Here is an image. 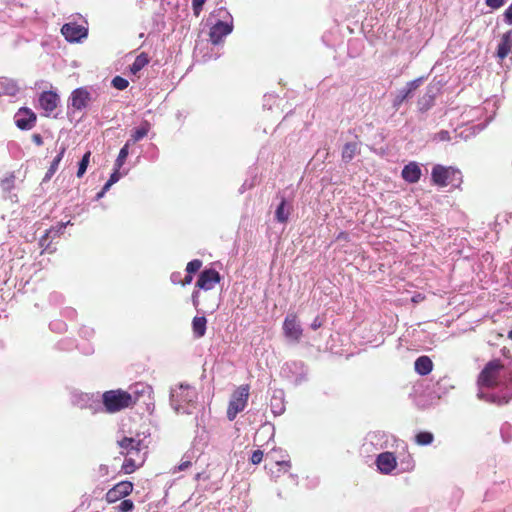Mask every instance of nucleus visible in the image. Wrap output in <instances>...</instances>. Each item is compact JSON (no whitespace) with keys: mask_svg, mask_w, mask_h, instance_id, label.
<instances>
[{"mask_svg":"<svg viewBox=\"0 0 512 512\" xmlns=\"http://www.w3.org/2000/svg\"><path fill=\"white\" fill-rule=\"evenodd\" d=\"M290 211L286 208V200L285 198H282L280 204L278 205L276 212H275V218L280 223H286L289 219Z\"/></svg>","mask_w":512,"mask_h":512,"instance_id":"29","label":"nucleus"},{"mask_svg":"<svg viewBox=\"0 0 512 512\" xmlns=\"http://www.w3.org/2000/svg\"><path fill=\"white\" fill-rule=\"evenodd\" d=\"M128 395L131 396V408H133L142 398H151L152 388L148 385L137 383L129 387Z\"/></svg>","mask_w":512,"mask_h":512,"instance_id":"15","label":"nucleus"},{"mask_svg":"<svg viewBox=\"0 0 512 512\" xmlns=\"http://www.w3.org/2000/svg\"><path fill=\"white\" fill-rule=\"evenodd\" d=\"M438 137L442 141H447L450 139L449 132L448 131H440L438 133Z\"/></svg>","mask_w":512,"mask_h":512,"instance_id":"50","label":"nucleus"},{"mask_svg":"<svg viewBox=\"0 0 512 512\" xmlns=\"http://www.w3.org/2000/svg\"><path fill=\"white\" fill-rule=\"evenodd\" d=\"M504 370V365L500 359L490 360L479 373L477 384L480 387L493 389L500 384V375Z\"/></svg>","mask_w":512,"mask_h":512,"instance_id":"2","label":"nucleus"},{"mask_svg":"<svg viewBox=\"0 0 512 512\" xmlns=\"http://www.w3.org/2000/svg\"><path fill=\"white\" fill-rule=\"evenodd\" d=\"M268 458H270L273 462L276 470L273 467L270 468L271 474L274 477H280L281 473H288L291 468V462L288 459V455L282 449H273L270 453L267 454Z\"/></svg>","mask_w":512,"mask_h":512,"instance_id":"7","label":"nucleus"},{"mask_svg":"<svg viewBox=\"0 0 512 512\" xmlns=\"http://www.w3.org/2000/svg\"><path fill=\"white\" fill-rule=\"evenodd\" d=\"M192 303L195 308L199 306V289L194 290L192 293Z\"/></svg>","mask_w":512,"mask_h":512,"instance_id":"46","label":"nucleus"},{"mask_svg":"<svg viewBox=\"0 0 512 512\" xmlns=\"http://www.w3.org/2000/svg\"><path fill=\"white\" fill-rule=\"evenodd\" d=\"M134 485L131 481L124 480L116 483L105 494V501L108 504L116 503L124 499L133 492Z\"/></svg>","mask_w":512,"mask_h":512,"instance_id":"8","label":"nucleus"},{"mask_svg":"<svg viewBox=\"0 0 512 512\" xmlns=\"http://www.w3.org/2000/svg\"><path fill=\"white\" fill-rule=\"evenodd\" d=\"M337 241H349V234L345 231L340 232L337 237Z\"/></svg>","mask_w":512,"mask_h":512,"instance_id":"49","label":"nucleus"},{"mask_svg":"<svg viewBox=\"0 0 512 512\" xmlns=\"http://www.w3.org/2000/svg\"><path fill=\"white\" fill-rule=\"evenodd\" d=\"M65 151H66V147L61 146L58 155L53 159L50 167L48 168V170L45 174V177L43 179L44 181L50 180L52 178V176L56 173V171L58 170L59 164L65 154Z\"/></svg>","mask_w":512,"mask_h":512,"instance_id":"24","label":"nucleus"},{"mask_svg":"<svg viewBox=\"0 0 512 512\" xmlns=\"http://www.w3.org/2000/svg\"><path fill=\"white\" fill-rule=\"evenodd\" d=\"M191 465H192L191 461H188V460L187 461H182L178 465L177 470L178 471H184V470L188 469L189 467H191Z\"/></svg>","mask_w":512,"mask_h":512,"instance_id":"47","label":"nucleus"},{"mask_svg":"<svg viewBox=\"0 0 512 512\" xmlns=\"http://www.w3.org/2000/svg\"><path fill=\"white\" fill-rule=\"evenodd\" d=\"M508 338H509L510 340H512V330H511V331H509V333H508Z\"/></svg>","mask_w":512,"mask_h":512,"instance_id":"52","label":"nucleus"},{"mask_svg":"<svg viewBox=\"0 0 512 512\" xmlns=\"http://www.w3.org/2000/svg\"><path fill=\"white\" fill-rule=\"evenodd\" d=\"M129 142H127L119 151L118 157L115 161V167L121 168L129 154Z\"/></svg>","mask_w":512,"mask_h":512,"instance_id":"34","label":"nucleus"},{"mask_svg":"<svg viewBox=\"0 0 512 512\" xmlns=\"http://www.w3.org/2000/svg\"><path fill=\"white\" fill-rule=\"evenodd\" d=\"M434 440V435L428 431H420L415 435V443L419 446L430 445Z\"/></svg>","mask_w":512,"mask_h":512,"instance_id":"30","label":"nucleus"},{"mask_svg":"<svg viewBox=\"0 0 512 512\" xmlns=\"http://www.w3.org/2000/svg\"><path fill=\"white\" fill-rule=\"evenodd\" d=\"M202 261L200 259H194L187 263L186 272L189 274H194L200 270L202 267Z\"/></svg>","mask_w":512,"mask_h":512,"instance_id":"37","label":"nucleus"},{"mask_svg":"<svg viewBox=\"0 0 512 512\" xmlns=\"http://www.w3.org/2000/svg\"><path fill=\"white\" fill-rule=\"evenodd\" d=\"M263 456H264L263 451L260 449H257L255 451H253L250 461L254 465L260 464L263 460Z\"/></svg>","mask_w":512,"mask_h":512,"instance_id":"41","label":"nucleus"},{"mask_svg":"<svg viewBox=\"0 0 512 512\" xmlns=\"http://www.w3.org/2000/svg\"><path fill=\"white\" fill-rule=\"evenodd\" d=\"M172 402L176 404L175 409L178 411L184 408V405L193 404L197 399L196 389L190 385L180 384L177 390L171 395Z\"/></svg>","mask_w":512,"mask_h":512,"instance_id":"6","label":"nucleus"},{"mask_svg":"<svg viewBox=\"0 0 512 512\" xmlns=\"http://www.w3.org/2000/svg\"><path fill=\"white\" fill-rule=\"evenodd\" d=\"M233 30V24L223 21H218L214 24L209 32L210 41L217 45L222 42L223 38L230 34Z\"/></svg>","mask_w":512,"mask_h":512,"instance_id":"12","label":"nucleus"},{"mask_svg":"<svg viewBox=\"0 0 512 512\" xmlns=\"http://www.w3.org/2000/svg\"><path fill=\"white\" fill-rule=\"evenodd\" d=\"M376 465L383 474H390L397 466V460L392 452L380 453L376 458Z\"/></svg>","mask_w":512,"mask_h":512,"instance_id":"14","label":"nucleus"},{"mask_svg":"<svg viewBox=\"0 0 512 512\" xmlns=\"http://www.w3.org/2000/svg\"><path fill=\"white\" fill-rule=\"evenodd\" d=\"M206 0H192V9L195 16H199Z\"/></svg>","mask_w":512,"mask_h":512,"instance_id":"42","label":"nucleus"},{"mask_svg":"<svg viewBox=\"0 0 512 512\" xmlns=\"http://www.w3.org/2000/svg\"><path fill=\"white\" fill-rule=\"evenodd\" d=\"M150 129H151V124L147 120H144L141 123V125L138 128H136L133 131V133L131 134L132 142L136 143V142L140 141L141 139H143L145 136H147Z\"/></svg>","mask_w":512,"mask_h":512,"instance_id":"26","label":"nucleus"},{"mask_svg":"<svg viewBox=\"0 0 512 512\" xmlns=\"http://www.w3.org/2000/svg\"><path fill=\"white\" fill-rule=\"evenodd\" d=\"M61 33L69 42H78L88 34L87 29L77 23H66L61 28Z\"/></svg>","mask_w":512,"mask_h":512,"instance_id":"11","label":"nucleus"},{"mask_svg":"<svg viewBox=\"0 0 512 512\" xmlns=\"http://www.w3.org/2000/svg\"><path fill=\"white\" fill-rule=\"evenodd\" d=\"M358 152V144L356 142H348L342 150V159L345 162L351 161Z\"/></svg>","mask_w":512,"mask_h":512,"instance_id":"28","label":"nucleus"},{"mask_svg":"<svg viewBox=\"0 0 512 512\" xmlns=\"http://www.w3.org/2000/svg\"><path fill=\"white\" fill-rule=\"evenodd\" d=\"M112 85L114 88H116L118 90H124L128 87L129 82H128V80H126L125 78H123L121 76H116L112 80Z\"/></svg>","mask_w":512,"mask_h":512,"instance_id":"39","label":"nucleus"},{"mask_svg":"<svg viewBox=\"0 0 512 512\" xmlns=\"http://www.w3.org/2000/svg\"><path fill=\"white\" fill-rule=\"evenodd\" d=\"M70 222L68 221L67 223H59L57 226L55 227H51L50 229L46 230L45 234L40 238L39 240V244L40 246H48L49 243H48V240L49 238H54L56 236H59L60 234L63 233V230L65 229L66 225L69 224Z\"/></svg>","mask_w":512,"mask_h":512,"instance_id":"22","label":"nucleus"},{"mask_svg":"<svg viewBox=\"0 0 512 512\" xmlns=\"http://www.w3.org/2000/svg\"><path fill=\"white\" fill-rule=\"evenodd\" d=\"M150 62V58L147 53L142 52L140 53L132 65L130 66V71L132 74L136 75L138 72H140L146 65H148Z\"/></svg>","mask_w":512,"mask_h":512,"instance_id":"25","label":"nucleus"},{"mask_svg":"<svg viewBox=\"0 0 512 512\" xmlns=\"http://www.w3.org/2000/svg\"><path fill=\"white\" fill-rule=\"evenodd\" d=\"M120 454L125 458L132 457H146V453L142 452V441L132 437H124L118 441Z\"/></svg>","mask_w":512,"mask_h":512,"instance_id":"9","label":"nucleus"},{"mask_svg":"<svg viewBox=\"0 0 512 512\" xmlns=\"http://www.w3.org/2000/svg\"><path fill=\"white\" fill-rule=\"evenodd\" d=\"M249 396L250 386L248 384L240 385L232 392L226 411L229 421H233L246 408Z\"/></svg>","mask_w":512,"mask_h":512,"instance_id":"3","label":"nucleus"},{"mask_svg":"<svg viewBox=\"0 0 512 512\" xmlns=\"http://www.w3.org/2000/svg\"><path fill=\"white\" fill-rule=\"evenodd\" d=\"M36 122V115L34 112L27 108L19 111L16 119V125L22 130L31 129Z\"/></svg>","mask_w":512,"mask_h":512,"instance_id":"17","label":"nucleus"},{"mask_svg":"<svg viewBox=\"0 0 512 512\" xmlns=\"http://www.w3.org/2000/svg\"><path fill=\"white\" fill-rule=\"evenodd\" d=\"M32 141L37 145L41 146L43 144V139L40 134H33L32 135Z\"/></svg>","mask_w":512,"mask_h":512,"instance_id":"48","label":"nucleus"},{"mask_svg":"<svg viewBox=\"0 0 512 512\" xmlns=\"http://www.w3.org/2000/svg\"><path fill=\"white\" fill-rule=\"evenodd\" d=\"M70 100L71 106L75 110L81 111L89 105L91 94L86 88H77L72 92Z\"/></svg>","mask_w":512,"mask_h":512,"instance_id":"13","label":"nucleus"},{"mask_svg":"<svg viewBox=\"0 0 512 512\" xmlns=\"http://www.w3.org/2000/svg\"><path fill=\"white\" fill-rule=\"evenodd\" d=\"M409 97L410 95L404 89H401L393 101V107L398 109L402 105V103Z\"/></svg>","mask_w":512,"mask_h":512,"instance_id":"38","label":"nucleus"},{"mask_svg":"<svg viewBox=\"0 0 512 512\" xmlns=\"http://www.w3.org/2000/svg\"><path fill=\"white\" fill-rule=\"evenodd\" d=\"M207 319L204 316H196L192 320V331L196 338H201L206 333Z\"/></svg>","mask_w":512,"mask_h":512,"instance_id":"23","label":"nucleus"},{"mask_svg":"<svg viewBox=\"0 0 512 512\" xmlns=\"http://www.w3.org/2000/svg\"><path fill=\"white\" fill-rule=\"evenodd\" d=\"M192 280H193V274L187 273L186 276L181 281H179V284L182 286H186V285H189L192 282Z\"/></svg>","mask_w":512,"mask_h":512,"instance_id":"45","label":"nucleus"},{"mask_svg":"<svg viewBox=\"0 0 512 512\" xmlns=\"http://www.w3.org/2000/svg\"><path fill=\"white\" fill-rule=\"evenodd\" d=\"M402 178L408 183H416L420 180L421 169L416 162L405 165L401 172Z\"/></svg>","mask_w":512,"mask_h":512,"instance_id":"18","label":"nucleus"},{"mask_svg":"<svg viewBox=\"0 0 512 512\" xmlns=\"http://www.w3.org/2000/svg\"><path fill=\"white\" fill-rule=\"evenodd\" d=\"M323 325L322 320L317 316L311 323L310 327L312 330H317Z\"/></svg>","mask_w":512,"mask_h":512,"instance_id":"44","label":"nucleus"},{"mask_svg":"<svg viewBox=\"0 0 512 512\" xmlns=\"http://www.w3.org/2000/svg\"><path fill=\"white\" fill-rule=\"evenodd\" d=\"M512 51V31H507L501 37L497 47V57L501 60L505 59Z\"/></svg>","mask_w":512,"mask_h":512,"instance_id":"19","label":"nucleus"},{"mask_svg":"<svg viewBox=\"0 0 512 512\" xmlns=\"http://www.w3.org/2000/svg\"><path fill=\"white\" fill-rule=\"evenodd\" d=\"M90 156H91V152L90 151H87L80 163H79V167H78V171H77V177H82L84 175V173L86 172L87 170V167H88V164H89V160H90Z\"/></svg>","mask_w":512,"mask_h":512,"instance_id":"35","label":"nucleus"},{"mask_svg":"<svg viewBox=\"0 0 512 512\" xmlns=\"http://www.w3.org/2000/svg\"><path fill=\"white\" fill-rule=\"evenodd\" d=\"M59 96L53 91H44L39 97V105L46 112H52L58 106Z\"/></svg>","mask_w":512,"mask_h":512,"instance_id":"16","label":"nucleus"},{"mask_svg":"<svg viewBox=\"0 0 512 512\" xmlns=\"http://www.w3.org/2000/svg\"><path fill=\"white\" fill-rule=\"evenodd\" d=\"M171 280H172L173 283L179 284V281L182 280V279H180V273H173L171 275Z\"/></svg>","mask_w":512,"mask_h":512,"instance_id":"51","label":"nucleus"},{"mask_svg":"<svg viewBox=\"0 0 512 512\" xmlns=\"http://www.w3.org/2000/svg\"><path fill=\"white\" fill-rule=\"evenodd\" d=\"M220 281V273L215 269L209 268L200 272L195 286L197 289L208 291L213 289Z\"/></svg>","mask_w":512,"mask_h":512,"instance_id":"10","label":"nucleus"},{"mask_svg":"<svg viewBox=\"0 0 512 512\" xmlns=\"http://www.w3.org/2000/svg\"><path fill=\"white\" fill-rule=\"evenodd\" d=\"M146 460V457H132L129 456L125 458L123 464H122V471L124 474H132L135 472L139 467H141Z\"/></svg>","mask_w":512,"mask_h":512,"instance_id":"21","label":"nucleus"},{"mask_svg":"<svg viewBox=\"0 0 512 512\" xmlns=\"http://www.w3.org/2000/svg\"><path fill=\"white\" fill-rule=\"evenodd\" d=\"M485 3L491 9L497 10L504 5L505 0H485Z\"/></svg>","mask_w":512,"mask_h":512,"instance_id":"43","label":"nucleus"},{"mask_svg":"<svg viewBox=\"0 0 512 512\" xmlns=\"http://www.w3.org/2000/svg\"><path fill=\"white\" fill-rule=\"evenodd\" d=\"M15 175L13 172L8 173L1 181L0 188L3 192L9 193L15 187Z\"/></svg>","mask_w":512,"mask_h":512,"instance_id":"31","label":"nucleus"},{"mask_svg":"<svg viewBox=\"0 0 512 512\" xmlns=\"http://www.w3.org/2000/svg\"><path fill=\"white\" fill-rule=\"evenodd\" d=\"M432 181L439 187H446L455 181L461 180V173L458 169L453 167H445L442 165H435L431 173Z\"/></svg>","mask_w":512,"mask_h":512,"instance_id":"4","label":"nucleus"},{"mask_svg":"<svg viewBox=\"0 0 512 512\" xmlns=\"http://www.w3.org/2000/svg\"><path fill=\"white\" fill-rule=\"evenodd\" d=\"M414 369L419 375L426 376L433 370V362L428 356H420L415 360Z\"/></svg>","mask_w":512,"mask_h":512,"instance_id":"20","label":"nucleus"},{"mask_svg":"<svg viewBox=\"0 0 512 512\" xmlns=\"http://www.w3.org/2000/svg\"><path fill=\"white\" fill-rule=\"evenodd\" d=\"M283 334L291 342H300L303 336V329L301 327L298 315L295 312H290L286 315L283 321Z\"/></svg>","mask_w":512,"mask_h":512,"instance_id":"5","label":"nucleus"},{"mask_svg":"<svg viewBox=\"0 0 512 512\" xmlns=\"http://www.w3.org/2000/svg\"><path fill=\"white\" fill-rule=\"evenodd\" d=\"M119 170H120V168L115 167L114 172L110 175V178H109V180L106 182V184L104 185V187H103L102 191H101L100 193H98V195H97V196H98V198H99V197H102V196H103V194H104L106 191H108V190H109V188H110L114 183H116V182L120 179L121 174H120Z\"/></svg>","mask_w":512,"mask_h":512,"instance_id":"33","label":"nucleus"},{"mask_svg":"<svg viewBox=\"0 0 512 512\" xmlns=\"http://www.w3.org/2000/svg\"><path fill=\"white\" fill-rule=\"evenodd\" d=\"M102 405L106 413L115 414L131 408V396L120 388L108 390L102 394Z\"/></svg>","mask_w":512,"mask_h":512,"instance_id":"1","label":"nucleus"},{"mask_svg":"<svg viewBox=\"0 0 512 512\" xmlns=\"http://www.w3.org/2000/svg\"><path fill=\"white\" fill-rule=\"evenodd\" d=\"M17 91L18 87L13 81L7 78H0V94L13 96Z\"/></svg>","mask_w":512,"mask_h":512,"instance_id":"27","label":"nucleus"},{"mask_svg":"<svg viewBox=\"0 0 512 512\" xmlns=\"http://www.w3.org/2000/svg\"><path fill=\"white\" fill-rule=\"evenodd\" d=\"M423 78H417L407 83L406 87L403 88L410 96L411 94L421 85Z\"/></svg>","mask_w":512,"mask_h":512,"instance_id":"40","label":"nucleus"},{"mask_svg":"<svg viewBox=\"0 0 512 512\" xmlns=\"http://www.w3.org/2000/svg\"><path fill=\"white\" fill-rule=\"evenodd\" d=\"M434 102V93L432 89H428L427 92L420 98L419 105L422 110H428Z\"/></svg>","mask_w":512,"mask_h":512,"instance_id":"32","label":"nucleus"},{"mask_svg":"<svg viewBox=\"0 0 512 512\" xmlns=\"http://www.w3.org/2000/svg\"><path fill=\"white\" fill-rule=\"evenodd\" d=\"M117 512H131L134 509V503L130 499H123L115 508Z\"/></svg>","mask_w":512,"mask_h":512,"instance_id":"36","label":"nucleus"}]
</instances>
